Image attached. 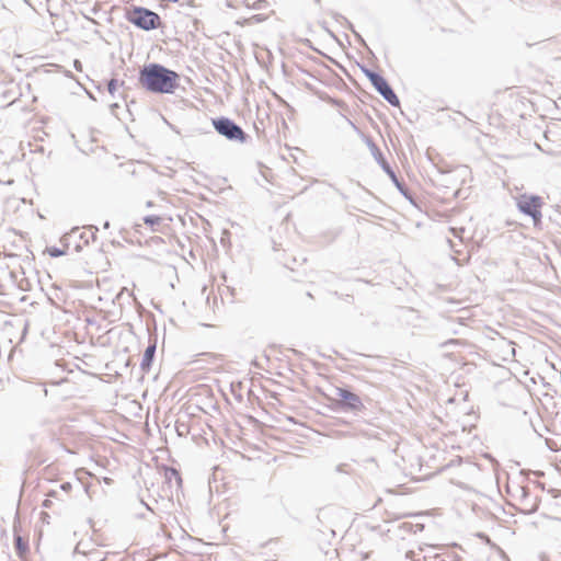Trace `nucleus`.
Instances as JSON below:
<instances>
[{
  "mask_svg": "<svg viewBox=\"0 0 561 561\" xmlns=\"http://www.w3.org/2000/svg\"><path fill=\"white\" fill-rule=\"evenodd\" d=\"M180 75L158 62L144 65L139 70V84L148 92L173 94L179 88Z\"/></svg>",
  "mask_w": 561,
  "mask_h": 561,
  "instance_id": "obj_1",
  "label": "nucleus"
},
{
  "mask_svg": "<svg viewBox=\"0 0 561 561\" xmlns=\"http://www.w3.org/2000/svg\"><path fill=\"white\" fill-rule=\"evenodd\" d=\"M515 205L518 211L528 216L533 220V225L537 229L542 227V207L543 198L539 195L523 193L515 197Z\"/></svg>",
  "mask_w": 561,
  "mask_h": 561,
  "instance_id": "obj_2",
  "label": "nucleus"
},
{
  "mask_svg": "<svg viewBox=\"0 0 561 561\" xmlns=\"http://www.w3.org/2000/svg\"><path fill=\"white\" fill-rule=\"evenodd\" d=\"M126 20L144 31L159 28L162 24L160 15L145 7H133L127 11Z\"/></svg>",
  "mask_w": 561,
  "mask_h": 561,
  "instance_id": "obj_3",
  "label": "nucleus"
},
{
  "mask_svg": "<svg viewBox=\"0 0 561 561\" xmlns=\"http://www.w3.org/2000/svg\"><path fill=\"white\" fill-rule=\"evenodd\" d=\"M214 129L229 141L245 144L250 136L234 121L226 116L211 119Z\"/></svg>",
  "mask_w": 561,
  "mask_h": 561,
  "instance_id": "obj_4",
  "label": "nucleus"
},
{
  "mask_svg": "<svg viewBox=\"0 0 561 561\" xmlns=\"http://www.w3.org/2000/svg\"><path fill=\"white\" fill-rule=\"evenodd\" d=\"M336 396L335 405L343 412L359 413L365 410V405L359 396L346 387H334Z\"/></svg>",
  "mask_w": 561,
  "mask_h": 561,
  "instance_id": "obj_5",
  "label": "nucleus"
},
{
  "mask_svg": "<svg viewBox=\"0 0 561 561\" xmlns=\"http://www.w3.org/2000/svg\"><path fill=\"white\" fill-rule=\"evenodd\" d=\"M367 147L369 148L373 157L375 158L376 162L380 165V168L383 170V172L390 178L392 183L396 185V187L399 190V192L407 198H410L409 191L405 187L404 183L401 182L391 165L388 163V161L385 159L382 152L378 148V146L374 142L371 138L366 139Z\"/></svg>",
  "mask_w": 561,
  "mask_h": 561,
  "instance_id": "obj_6",
  "label": "nucleus"
},
{
  "mask_svg": "<svg viewBox=\"0 0 561 561\" xmlns=\"http://www.w3.org/2000/svg\"><path fill=\"white\" fill-rule=\"evenodd\" d=\"M83 542L80 541L75 547L72 558L73 561H105L106 553L100 549L93 548L88 551L83 550Z\"/></svg>",
  "mask_w": 561,
  "mask_h": 561,
  "instance_id": "obj_7",
  "label": "nucleus"
},
{
  "mask_svg": "<svg viewBox=\"0 0 561 561\" xmlns=\"http://www.w3.org/2000/svg\"><path fill=\"white\" fill-rule=\"evenodd\" d=\"M373 87L391 106H400L398 95L382 76L373 84Z\"/></svg>",
  "mask_w": 561,
  "mask_h": 561,
  "instance_id": "obj_8",
  "label": "nucleus"
},
{
  "mask_svg": "<svg viewBox=\"0 0 561 561\" xmlns=\"http://www.w3.org/2000/svg\"><path fill=\"white\" fill-rule=\"evenodd\" d=\"M156 351H157V341L153 340L146 347L144 355H142V359L140 363V369L142 370L144 374L150 371L152 363L154 360Z\"/></svg>",
  "mask_w": 561,
  "mask_h": 561,
  "instance_id": "obj_9",
  "label": "nucleus"
},
{
  "mask_svg": "<svg viewBox=\"0 0 561 561\" xmlns=\"http://www.w3.org/2000/svg\"><path fill=\"white\" fill-rule=\"evenodd\" d=\"M13 531H14V538H13V542H14V549H15V552L16 554L20 557V558H24L28 551H30V548H28V540L23 538L19 531H18V525L14 524L13 526Z\"/></svg>",
  "mask_w": 561,
  "mask_h": 561,
  "instance_id": "obj_10",
  "label": "nucleus"
},
{
  "mask_svg": "<svg viewBox=\"0 0 561 561\" xmlns=\"http://www.w3.org/2000/svg\"><path fill=\"white\" fill-rule=\"evenodd\" d=\"M164 480L169 484V488H173V483L176 489L181 488L182 485V478L180 472L172 467L164 468Z\"/></svg>",
  "mask_w": 561,
  "mask_h": 561,
  "instance_id": "obj_11",
  "label": "nucleus"
},
{
  "mask_svg": "<svg viewBox=\"0 0 561 561\" xmlns=\"http://www.w3.org/2000/svg\"><path fill=\"white\" fill-rule=\"evenodd\" d=\"M362 72L366 76V78L370 81L371 85L381 77L379 72H376L365 66H360Z\"/></svg>",
  "mask_w": 561,
  "mask_h": 561,
  "instance_id": "obj_12",
  "label": "nucleus"
},
{
  "mask_svg": "<svg viewBox=\"0 0 561 561\" xmlns=\"http://www.w3.org/2000/svg\"><path fill=\"white\" fill-rule=\"evenodd\" d=\"M244 3L247 7L252 8L253 10H265L270 5L268 1L266 0H255L253 3L244 0Z\"/></svg>",
  "mask_w": 561,
  "mask_h": 561,
  "instance_id": "obj_13",
  "label": "nucleus"
},
{
  "mask_svg": "<svg viewBox=\"0 0 561 561\" xmlns=\"http://www.w3.org/2000/svg\"><path fill=\"white\" fill-rule=\"evenodd\" d=\"M520 504L523 505V512L527 513V514L535 513L538 510V504L536 502V499H534V501H531V499L529 497V500H527V502L520 503Z\"/></svg>",
  "mask_w": 561,
  "mask_h": 561,
  "instance_id": "obj_14",
  "label": "nucleus"
},
{
  "mask_svg": "<svg viewBox=\"0 0 561 561\" xmlns=\"http://www.w3.org/2000/svg\"><path fill=\"white\" fill-rule=\"evenodd\" d=\"M66 248H68L67 244H66ZM46 252L51 257H59V256H62V255H65L67 253V249H60V248H57V247H49V248L46 249Z\"/></svg>",
  "mask_w": 561,
  "mask_h": 561,
  "instance_id": "obj_15",
  "label": "nucleus"
},
{
  "mask_svg": "<svg viewBox=\"0 0 561 561\" xmlns=\"http://www.w3.org/2000/svg\"><path fill=\"white\" fill-rule=\"evenodd\" d=\"M161 217L157 215H148L144 217V222L149 227H154L161 224Z\"/></svg>",
  "mask_w": 561,
  "mask_h": 561,
  "instance_id": "obj_16",
  "label": "nucleus"
},
{
  "mask_svg": "<svg viewBox=\"0 0 561 561\" xmlns=\"http://www.w3.org/2000/svg\"><path fill=\"white\" fill-rule=\"evenodd\" d=\"M518 491H519V493H520V495H519V502H520V503H525V502H527V500H529V497H530V491H529V489H528V488H526V486H518Z\"/></svg>",
  "mask_w": 561,
  "mask_h": 561,
  "instance_id": "obj_17",
  "label": "nucleus"
},
{
  "mask_svg": "<svg viewBox=\"0 0 561 561\" xmlns=\"http://www.w3.org/2000/svg\"><path fill=\"white\" fill-rule=\"evenodd\" d=\"M118 87V80L113 78L107 82V91L114 98Z\"/></svg>",
  "mask_w": 561,
  "mask_h": 561,
  "instance_id": "obj_18",
  "label": "nucleus"
},
{
  "mask_svg": "<svg viewBox=\"0 0 561 561\" xmlns=\"http://www.w3.org/2000/svg\"><path fill=\"white\" fill-rule=\"evenodd\" d=\"M318 529H319V531H321V533H322V534H324V535H325L327 533H329L332 537H334V536H335V531H334V529H332V528H328V527L322 528V527H319Z\"/></svg>",
  "mask_w": 561,
  "mask_h": 561,
  "instance_id": "obj_19",
  "label": "nucleus"
},
{
  "mask_svg": "<svg viewBox=\"0 0 561 561\" xmlns=\"http://www.w3.org/2000/svg\"><path fill=\"white\" fill-rule=\"evenodd\" d=\"M89 229L91 230V238L93 240H95L96 239V232L99 231V228L96 226L92 225V226L89 227Z\"/></svg>",
  "mask_w": 561,
  "mask_h": 561,
  "instance_id": "obj_20",
  "label": "nucleus"
},
{
  "mask_svg": "<svg viewBox=\"0 0 561 561\" xmlns=\"http://www.w3.org/2000/svg\"><path fill=\"white\" fill-rule=\"evenodd\" d=\"M60 489H61L62 491L68 492V491H70V490H71V483H70V482H65V483H62V484L60 485Z\"/></svg>",
  "mask_w": 561,
  "mask_h": 561,
  "instance_id": "obj_21",
  "label": "nucleus"
},
{
  "mask_svg": "<svg viewBox=\"0 0 561 561\" xmlns=\"http://www.w3.org/2000/svg\"><path fill=\"white\" fill-rule=\"evenodd\" d=\"M352 31H353L354 35L356 36V38L358 39V42L366 46V43L363 39V37L358 33H356L354 30H352Z\"/></svg>",
  "mask_w": 561,
  "mask_h": 561,
  "instance_id": "obj_22",
  "label": "nucleus"
},
{
  "mask_svg": "<svg viewBox=\"0 0 561 561\" xmlns=\"http://www.w3.org/2000/svg\"><path fill=\"white\" fill-rule=\"evenodd\" d=\"M73 65H75V68H76L77 70H81V62H80L79 60H77V59H76V60L73 61Z\"/></svg>",
  "mask_w": 561,
  "mask_h": 561,
  "instance_id": "obj_23",
  "label": "nucleus"
},
{
  "mask_svg": "<svg viewBox=\"0 0 561 561\" xmlns=\"http://www.w3.org/2000/svg\"><path fill=\"white\" fill-rule=\"evenodd\" d=\"M448 242H449L450 248H451V250H453V251H455L456 253H460V251H459V250H456V249H455L454 243H453V241H451V240H448Z\"/></svg>",
  "mask_w": 561,
  "mask_h": 561,
  "instance_id": "obj_24",
  "label": "nucleus"
},
{
  "mask_svg": "<svg viewBox=\"0 0 561 561\" xmlns=\"http://www.w3.org/2000/svg\"><path fill=\"white\" fill-rule=\"evenodd\" d=\"M50 503H51V502H50L49 500H45V501L43 502V506H44V507H49Z\"/></svg>",
  "mask_w": 561,
  "mask_h": 561,
  "instance_id": "obj_25",
  "label": "nucleus"
},
{
  "mask_svg": "<svg viewBox=\"0 0 561 561\" xmlns=\"http://www.w3.org/2000/svg\"><path fill=\"white\" fill-rule=\"evenodd\" d=\"M324 515V512L323 511H320L319 515H318V522L321 524V516Z\"/></svg>",
  "mask_w": 561,
  "mask_h": 561,
  "instance_id": "obj_26",
  "label": "nucleus"
},
{
  "mask_svg": "<svg viewBox=\"0 0 561 561\" xmlns=\"http://www.w3.org/2000/svg\"><path fill=\"white\" fill-rule=\"evenodd\" d=\"M103 228H104V229H108V228H110V221H107V220H106V221L104 222V225H103Z\"/></svg>",
  "mask_w": 561,
  "mask_h": 561,
  "instance_id": "obj_27",
  "label": "nucleus"
},
{
  "mask_svg": "<svg viewBox=\"0 0 561 561\" xmlns=\"http://www.w3.org/2000/svg\"><path fill=\"white\" fill-rule=\"evenodd\" d=\"M84 18H85V19H88V20H89L90 22H92L93 24H96V21H95V20H93V19H91V18H88V16H85V15H84Z\"/></svg>",
  "mask_w": 561,
  "mask_h": 561,
  "instance_id": "obj_28",
  "label": "nucleus"
},
{
  "mask_svg": "<svg viewBox=\"0 0 561 561\" xmlns=\"http://www.w3.org/2000/svg\"><path fill=\"white\" fill-rule=\"evenodd\" d=\"M254 19H255L256 21H262V20H263V19L261 18V15H254Z\"/></svg>",
  "mask_w": 561,
  "mask_h": 561,
  "instance_id": "obj_29",
  "label": "nucleus"
},
{
  "mask_svg": "<svg viewBox=\"0 0 561 561\" xmlns=\"http://www.w3.org/2000/svg\"><path fill=\"white\" fill-rule=\"evenodd\" d=\"M153 203L151 201L147 202V207H151Z\"/></svg>",
  "mask_w": 561,
  "mask_h": 561,
  "instance_id": "obj_30",
  "label": "nucleus"
},
{
  "mask_svg": "<svg viewBox=\"0 0 561 561\" xmlns=\"http://www.w3.org/2000/svg\"><path fill=\"white\" fill-rule=\"evenodd\" d=\"M116 107H118V104H117V103H115V104H113V105H112V108H116Z\"/></svg>",
  "mask_w": 561,
  "mask_h": 561,
  "instance_id": "obj_31",
  "label": "nucleus"
},
{
  "mask_svg": "<svg viewBox=\"0 0 561 561\" xmlns=\"http://www.w3.org/2000/svg\"><path fill=\"white\" fill-rule=\"evenodd\" d=\"M61 242H65L66 241V236H64L61 239H60Z\"/></svg>",
  "mask_w": 561,
  "mask_h": 561,
  "instance_id": "obj_32",
  "label": "nucleus"
},
{
  "mask_svg": "<svg viewBox=\"0 0 561 561\" xmlns=\"http://www.w3.org/2000/svg\"><path fill=\"white\" fill-rule=\"evenodd\" d=\"M141 503L147 507V510H151L150 506H148L147 504H145L142 501Z\"/></svg>",
  "mask_w": 561,
  "mask_h": 561,
  "instance_id": "obj_33",
  "label": "nucleus"
},
{
  "mask_svg": "<svg viewBox=\"0 0 561 561\" xmlns=\"http://www.w3.org/2000/svg\"><path fill=\"white\" fill-rule=\"evenodd\" d=\"M80 238H81V239H84V238H87V234H83V233H82V234L80 236Z\"/></svg>",
  "mask_w": 561,
  "mask_h": 561,
  "instance_id": "obj_34",
  "label": "nucleus"
},
{
  "mask_svg": "<svg viewBox=\"0 0 561 561\" xmlns=\"http://www.w3.org/2000/svg\"><path fill=\"white\" fill-rule=\"evenodd\" d=\"M80 238H81V239H84V238H87V234H83V233H82V234L80 236Z\"/></svg>",
  "mask_w": 561,
  "mask_h": 561,
  "instance_id": "obj_35",
  "label": "nucleus"
}]
</instances>
